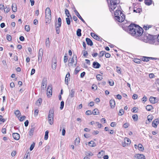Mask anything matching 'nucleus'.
I'll return each instance as SVG.
<instances>
[{
    "label": "nucleus",
    "mask_w": 159,
    "mask_h": 159,
    "mask_svg": "<svg viewBox=\"0 0 159 159\" xmlns=\"http://www.w3.org/2000/svg\"><path fill=\"white\" fill-rule=\"evenodd\" d=\"M145 4L147 5H150L152 4V0H145Z\"/></svg>",
    "instance_id": "28"
},
{
    "label": "nucleus",
    "mask_w": 159,
    "mask_h": 159,
    "mask_svg": "<svg viewBox=\"0 0 159 159\" xmlns=\"http://www.w3.org/2000/svg\"><path fill=\"white\" fill-rule=\"evenodd\" d=\"M61 26H58L55 25V29L56 30V33L57 34H59L60 32V27Z\"/></svg>",
    "instance_id": "36"
},
{
    "label": "nucleus",
    "mask_w": 159,
    "mask_h": 159,
    "mask_svg": "<svg viewBox=\"0 0 159 159\" xmlns=\"http://www.w3.org/2000/svg\"><path fill=\"white\" fill-rule=\"evenodd\" d=\"M124 142L127 145L130 143L131 141L129 139L125 138L124 139Z\"/></svg>",
    "instance_id": "26"
},
{
    "label": "nucleus",
    "mask_w": 159,
    "mask_h": 159,
    "mask_svg": "<svg viewBox=\"0 0 159 159\" xmlns=\"http://www.w3.org/2000/svg\"><path fill=\"white\" fill-rule=\"evenodd\" d=\"M54 119V111L53 110H50L49 111L48 117V120L50 124L52 125Z\"/></svg>",
    "instance_id": "5"
},
{
    "label": "nucleus",
    "mask_w": 159,
    "mask_h": 159,
    "mask_svg": "<svg viewBox=\"0 0 159 159\" xmlns=\"http://www.w3.org/2000/svg\"><path fill=\"white\" fill-rule=\"evenodd\" d=\"M86 115H91L92 114V111L90 110H88L86 111Z\"/></svg>",
    "instance_id": "57"
},
{
    "label": "nucleus",
    "mask_w": 159,
    "mask_h": 159,
    "mask_svg": "<svg viewBox=\"0 0 159 159\" xmlns=\"http://www.w3.org/2000/svg\"><path fill=\"white\" fill-rule=\"evenodd\" d=\"M57 67V62L55 61V62L52 64V69H55Z\"/></svg>",
    "instance_id": "41"
},
{
    "label": "nucleus",
    "mask_w": 159,
    "mask_h": 159,
    "mask_svg": "<svg viewBox=\"0 0 159 159\" xmlns=\"http://www.w3.org/2000/svg\"><path fill=\"white\" fill-rule=\"evenodd\" d=\"M106 53L105 51H102L100 52V53L99 54L98 56L99 57H102Z\"/></svg>",
    "instance_id": "39"
},
{
    "label": "nucleus",
    "mask_w": 159,
    "mask_h": 159,
    "mask_svg": "<svg viewBox=\"0 0 159 159\" xmlns=\"http://www.w3.org/2000/svg\"><path fill=\"white\" fill-rule=\"evenodd\" d=\"M91 35L94 39L97 40L99 41L100 39V38L96 34L93 33H91Z\"/></svg>",
    "instance_id": "14"
},
{
    "label": "nucleus",
    "mask_w": 159,
    "mask_h": 159,
    "mask_svg": "<svg viewBox=\"0 0 159 159\" xmlns=\"http://www.w3.org/2000/svg\"><path fill=\"white\" fill-rule=\"evenodd\" d=\"M70 75L69 73H68L66 75L65 79V83L68 84V81L69 79H70Z\"/></svg>",
    "instance_id": "15"
},
{
    "label": "nucleus",
    "mask_w": 159,
    "mask_h": 159,
    "mask_svg": "<svg viewBox=\"0 0 159 159\" xmlns=\"http://www.w3.org/2000/svg\"><path fill=\"white\" fill-rule=\"evenodd\" d=\"M92 89L94 90H96L97 89V86L96 85H93L92 87Z\"/></svg>",
    "instance_id": "54"
},
{
    "label": "nucleus",
    "mask_w": 159,
    "mask_h": 159,
    "mask_svg": "<svg viewBox=\"0 0 159 159\" xmlns=\"http://www.w3.org/2000/svg\"><path fill=\"white\" fill-rule=\"evenodd\" d=\"M75 12V13L76 15L77 16L80 20H81L84 23H86L85 22L84 20V19L82 18L81 16H80L79 12L77 11L76 10H75L74 11Z\"/></svg>",
    "instance_id": "10"
},
{
    "label": "nucleus",
    "mask_w": 159,
    "mask_h": 159,
    "mask_svg": "<svg viewBox=\"0 0 159 159\" xmlns=\"http://www.w3.org/2000/svg\"><path fill=\"white\" fill-rule=\"evenodd\" d=\"M155 98L153 97H151L149 99V100L150 102L152 104H155L156 102Z\"/></svg>",
    "instance_id": "21"
},
{
    "label": "nucleus",
    "mask_w": 159,
    "mask_h": 159,
    "mask_svg": "<svg viewBox=\"0 0 159 159\" xmlns=\"http://www.w3.org/2000/svg\"><path fill=\"white\" fill-rule=\"evenodd\" d=\"M109 85L111 86H112L114 84V81L111 80L109 81L108 82Z\"/></svg>",
    "instance_id": "55"
},
{
    "label": "nucleus",
    "mask_w": 159,
    "mask_h": 159,
    "mask_svg": "<svg viewBox=\"0 0 159 159\" xmlns=\"http://www.w3.org/2000/svg\"><path fill=\"white\" fill-rule=\"evenodd\" d=\"M81 30L80 29H79L77 30L76 31L77 35L79 37H80L81 36Z\"/></svg>",
    "instance_id": "34"
},
{
    "label": "nucleus",
    "mask_w": 159,
    "mask_h": 159,
    "mask_svg": "<svg viewBox=\"0 0 159 159\" xmlns=\"http://www.w3.org/2000/svg\"><path fill=\"white\" fill-rule=\"evenodd\" d=\"M137 157L138 159H145V156L143 154H138L137 155Z\"/></svg>",
    "instance_id": "25"
},
{
    "label": "nucleus",
    "mask_w": 159,
    "mask_h": 159,
    "mask_svg": "<svg viewBox=\"0 0 159 159\" xmlns=\"http://www.w3.org/2000/svg\"><path fill=\"white\" fill-rule=\"evenodd\" d=\"M75 57L76 58H77V57L73 55V58L71 59V61L70 62V63H71L72 64H74V65L75 66L77 63V60H76V61L75 62L74 60L73 59Z\"/></svg>",
    "instance_id": "17"
},
{
    "label": "nucleus",
    "mask_w": 159,
    "mask_h": 159,
    "mask_svg": "<svg viewBox=\"0 0 159 159\" xmlns=\"http://www.w3.org/2000/svg\"><path fill=\"white\" fill-rule=\"evenodd\" d=\"M96 123L97 124L98 127L99 128H101L102 126V125L98 122H97Z\"/></svg>",
    "instance_id": "58"
},
{
    "label": "nucleus",
    "mask_w": 159,
    "mask_h": 159,
    "mask_svg": "<svg viewBox=\"0 0 159 159\" xmlns=\"http://www.w3.org/2000/svg\"><path fill=\"white\" fill-rule=\"evenodd\" d=\"M47 85V79L44 78L42 81L41 88L42 89L45 90L46 87Z\"/></svg>",
    "instance_id": "7"
},
{
    "label": "nucleus",
    "mask_w": 159,
    "mask_h": 159,
    "mask_svg": "<svg viewBox=\"0 0 159 159\" xmlns=\"http://www.w3.org/2000/svg\"><path fill=\"white\" fill-rule=\"evenodd\" d=\"M25 29L27 32H28L30 30V27L29 25H26L25 26Z\"/></svg>",
    "instance_id": "50"
},
{
    "label": "nucleus",
    "mask_w": 159,
    "mask_h": 159,
    "mask_svg": "<svg viewBox=\"0 0 159 159\" xmlns=\"http://www.w3.org/2000/svg\"><path fill=\"white\" fill-rule=\"evenodd\" d=\"M105 57L107 58H109L111 56V55L109 53H105Z\"/></svg>",
    "instance_id": "63"
},
{
    "label": "nucleus",
    "mask_w": 159,
    "mask_h": 159,
    "mask_svg": "<svg viewBox=\"0 0 159 159\" xmlns=\"http://www.w3.org/2000/svg\"><path fill=\"white\" fill-rule=\"evenodd\" d=\"M88 144L90 147H93L96 146V143L93 141H91L88 143Z\"/></svg>",
    "instance_id": "24"
},
{
    "label": "nucleus",
    "mask_w": 159,
    "mask_h": 159,
    "mask_svg": "<svg viewBox=\"0 0 159 159\" xmlns=\"http://www.w3.org/2000/svg\"><path fill=\"white\" fill-rule=\"evenodd\" d=\"M93 66L95 68H99L101 66V65L98 62H94L93 63Z\"/></svg>",
    "instance_id": "11"
},
{
    "label": "nucleus",
    "mask_w": 159,
    "mask_h": 159,
    "mask_svg": "<svg viewBox=\"0 0 159 159\" xmlns=\"http://www.w3.org/2000/svg\"><path fill=\"white\" fill-rule=\"evenodd\" d=\"M30 155V153L29 152L27 153L25 155V156L23 159H26L27 158L28 156H29Z\"/></svg>",
    "instance_id": "60"
},
{
    "label": "nucleus",
    "mask_w": 159,
    "mask_h": 159,
    "mask_svg": "<svg viewBox=\"0 0 159 159\" xmlns=\"http://www.w3.org/2000/svg\"><path fill=\"white\" fill-rule=\"evenodd\" d=\"M34 143L33 144H32L30 146V151H32L34 148Z\"/></svg>",
    "instance_id": "62"
},
{
    "label": "nucleus",
    "mask_w": 159,
    "mask_h": 159,
    "mask_svg": "<svg viewBox=\"0 0 159 159\" xmlns=\"http://www.w3.org/2000/svg\"><path fill=\"white\" fill-rule=\"evenodd\" d=\"M138 148L139 151H142L144 150V148L141 144H139L138 145Z\"/></svg>",
    "instance_id": "32"
},
{
    "label": "nucleus",
    "mask_w": 159,
    "mask_h": 159,
    "mask_svg": "<svg viewBox=\"0 0 159 159\" xmlns=\"http://www.w3.org/2000/svg\"><path fill=\"white\" fill-rule=\"evenodd\" d=\"M150 60L149 57H144L143 58V60L144 61H148Z\"/></svg>",
    "instance_id": "44"
},
{
    "label": "nucleus",
    "mask_w": 159,
    "mask_h": 159,
    "mask_svg": "<svg viewBox=\"0 0 159 159\" xmlns=\"http://www.w3.org/2000/svg\"><path fill=\"white\" fill-rule=\"evenodd\" d=\"M15 114L17 117H19L21 115L20 111L18 110L16 111Z\"/></svg>",
    "instance_id": "30"
},
{
    "label": "nucleus",
    "mask_w": 159,
    "mask_h": 159,
    "mask_svg": "<svg viewBox=\"0 0 159 159\" xmlns=\"http://www.w3.org/2000/svg\"><path fill=\"white\" fill-rule=\"evenodd\" d=\"M64 102L63 101H62L61 102V106L60 107V109L61 110H62L63 108L64 107Z\"/></svg>",
    "instance_id": "51"
},
{
    "label": "nucleus",
    "mask_w": 159,
    "mask_h": 159,
    "mask_svg": "<svg viewBox=\"0 0 159 159\" xmlns=\"http://www.w3.org/2000/svg\"><path fill=\"white\" fill-rule=\"evenodd\" d=\"M97 79L98 80H101L102 79V76L100 75H98L96 76Z\"/></svg>",
    "instance_id": "42"
},
{
    "label": "nucleus",
    "mask_w": 159,
    "mask_h": 159,
    "mask_svg": "<svg viewBox=\"0 0 159 159\" xmlns=\"http://www.w3.org/2000/svg\"><path fill=\"white\" fill-rule=\"evenodd\" d=\"M65 14L66 15L67 17H70V19L71 20H72L71 16L70 14V13L69 11H68V9H65Z\"/></svg>",
    "instance_id": "20"
},
{
    "label": "nucleus",
    "mask_w": 159,
    "mask_h": 159,
    "mask_svg": "<svg viewBox=\"0 0 159 159\" xmlns=\"http://www.w3.org/2000/svg\"><path fill=\"white\" fill-rule=\"evenodd\" d=\"M0 120L2 122H4L5 120V119H4L3 118L2 116L1 115H0Z\"/></svg>",
    "instance_id": "56"
},
{
    "label": "nucleus",
    "mask_w": 159,
    "mask_h": 159,
    "mask_svg": "<svg viewBox=\"0 0 159 159\" xmlns=\"http://www.w3.org/2000/svg\"><path fill=\"white\" fill-rule=\"evenodd\" d=\"M34 130V128L32 127L30 129L29 131V135L30 136H32L33 134Z\"/></svg>",
    "instance_id": "27"
},
{
    "label": "nucleus",
    "mask_w": 159,
    "mask_h": 159,
    "mask_svg": "<svg viewBox=\"0 0 159 159\" xmlns=\"http://www.w3.org/2000/svg\"><path fill=\"white\" fill-rule=\"evenodd\" d=\"M75 91L74 90L72 89L70 91L69 96L71 98H72L74 96V94Z\"/></svg>",
    "instance_id": "18"
},
{
    "label": "nucleus",
    "mask_w": 159,
    "mask_h": 159,
    "mask_svg": "<svg viewBox=\"0 0 159 159\" xmlns=\"http://www.w3.org/2000/svg\"><path fill=\"white\" fill-rule=\"evenodd\" d=\"M104 151H101L100 152H99L98 154V157L101 158L102 156L104 154Z\"/></svg>",
    "instance_id": "35"
},
{
    "label": "nucleus",
    "mask_w": 159,
    "mask_h": 159,
    "mask_svg": "<svg viewBox=\"0 0 159 159\" xmlns=\"http://www.w3.org/2000/svg\"><path fill=\"white\" fill-rule=\"evenodd\" d=\"M61 19L60 17L58 18V21L57 23L55 24V25L61 26Z\"/></svg>",
    "instance_id": "19"
},
{
    "label": "nucleus",
    "mask_w": 159,
    "mask_h": 159,
    "mask_svg": "<svg viewBox=\"0 0 159 159\" xmlns=\"http://www.w3.org/2000/svg\"><path fill=\"white\" fill-rule=\"evenodd\" d=\"M47 96L48 97H50L52 95V91L51 86L49 85L48 86V89L47 90Z\"/></svg>",
    "instance_id": "8"
},
{
    "label": "nucleus",
    "mask_w": 159,
    "mask_h": 159,
    "mask_svg": "<svg viewBox=\"0 0 159 159\" xmlns=\"http://www.w3.org/2000/svg\"><path fill=\"white\" fill-rule=\"evenodd\" d=\"M26 117L25 116H23L20 117V120L21 121H23L25 118Z\"/></svg>",
    "instance_id": "59"
},
{
    "label": "nucleus",
    "mask_w": 159,
    "mask_h": 159,
    "mask_svg": "<svg viewBox=\"0 0 159 159\" xmlns=\"http://www.w3.org/2000/svg\"><path fill=\"white\" fill-rule=\"evenodd\" d=\"M46 46L47 47H49L50 46V40L49 39V38H48L46 40L45 42Z\"/></svg>",
    "instance_id": "31"
},
{
    "label": "nucleus",
    "mask_w": 159,
    "mask_h": 159,
    "mask_svg": "<svg viewBox=\"0 0 159 159\" xmlns=\"http://www.w3.org/2000/svg\"><path fill=\"white\" fill-rule=\"evenodd\" d=\"M51 18V12L50 8L47 7L45 10V20L46 23L50 21Z\"/></svg>",
    "instance_id": "4"
},
{
    "label": "nucleus",
    "mask_w": 159,
    "mask_h": 159,
    "mask_svg": "<svg viewBox=\"0 0 159 159\" xmlns=\"http://www.w3.org/2000/svg\"><path fill=\"white\" fill-rule=\"evenodd\" d=\"M128 31L132 35L137 37L143 34V30L138 25L131 24L129 26Z\"/></svg>",
    "instance_id": "1"
},
{
    "label": "nucleus",
    "mask_w": 159,
    "mask_h": 159,
    "mask_svg": "<svg viewBox=\"0 0 159 159\" xmlns=\"http://www.w3.org/2000/svg\"><path fill=\"white\" fill-rule=\"evenodd\" d=\"M108 2H110V4L109 5L110 10L111 11H113L116 8L117 5L119 3L120 0H107Z\"/></svg>",
    "instance_id": "3"
},
{
    "label": "nucleus",
    "mask_w": 159,
    "mask_h": 159,
    "mask_svg": "<svg viewBox=\"0 0 159 159\" xmlns=\"http://www.w3.org/2000/svg\"><path fill=\"white\" fill-rule=\"evenodd\" d=\"M7 39L10 41L11 40V37L10 35L7 34Z\"/></svg>",
    "instance_id": "49"
},
{
    "label": "nucleus",
    "mask_w": 159,
    "mask_h": 159,
    "mask_svg": "<svg viewBox=\"0 0 159 159\" xmlns=\"http://www.w3.org/2000/svg\"><path fill=\"white\" fill-rule=\"evenodd\" d=\"M86 41L88 45L90 46H92L93 45V43L90 39L86 38Z\"/></svg>",
    "instance_id": "16"
},
{
    "label": "nucleus",
    "mask_w": 159,
    "mask_h": 159,
    "mask_svg": "<svg viewBox=\"0 0 159 159\" xmlns=\"http://www.w3.org/2000/svg\"><path fill=\"white\" fill-rule=\"evenodd\" d=\"M110 104L111 108H113L115 107L116 103L114 99H111L110 101Z\"/></svg>",
    "instance_id": "12"
},
{
    "label": "nucleus",
    "mask_w": 159,
    "mask_h": 159,
    "mask_svg": "<svg viewBox=\"0 0 159 159\" xmlns=\"http://www.w3.org/2000/svg\"><path fill=\"white\" fill-rule=\"evenodd\" d=\"M138 98V96L136 94H133V96H132V98L134 99H137Z\"/></svg>",
    "instance_id": "61"
},
{
    "label": "nucleus",
    "mask_w": 159,
    "mask_h": 159,
    "mask_svg": "<svg viewBox=\"0 0 159 159\" xmlns=\"http://www.w3.org/2000/svg\"><path fill=\"white\" fill-rule=\"evenodd\" d=\"M146 108L147 110L150 111L153 109V107L151 105H148L146 107Z\"/></svg>",
    "instance_id": "29"
},
{
    "label": "nucleus",
    "mask_w": 159,
    "mask_h": 159,
    "mask_svg": "<svg viewBox=\"0 0 159 159\" xmlns=\"http://www.w3.org/2000/svg\"><path fill=\"white\" fill-rule=\"evenodd\" d=\"M43 55V50L42 48H40L39 50L38 55V60L39 63L42 61V59Z\"/></svg>",
    "instance_id": "6"
},
{
    "label": "nucleus",
    "mask_w": 159,
    "mask_h": 159,
    "mask_svg": "<svg viewBox=\"0 0 159 159\" xmlns=\"http://www.w3.org/2000/svg\"><path fill=\"white\" fill-rule=\"evenodd\" d=\"M13 138L16 140H18L20 139V135L17 133H13L12 134Z\"/></svg>",
    "instance_id": "13"
},
{
    "label": "nucleus",
    "mask_w": 159,
    "mask_h": 159,
    "mask_svg": "<svg viewBox=\"0 0 159 159\" xmlns=\"http://www.w3.org/2000/svg\"><path fill=\"white\" fill-rule=\"evenodd\" d=\"M48 133L49 132L48 130L46 131L45 132V134L44 137V139L45 140H47L48 138Z\"/></svg>",
    "instance_id": "37"
},
{
    "label": "nucleus",
    "mask_w": 159,
    "mask_h": 159,
    "mask_svg": "<svg viewBox=\"0 0 159 159\" xmlns=\"http://www.w3.org/2000/svg\"><path fill=\"white\" fill-rule=\"evenodd\" d=\"M39 112V110H38V109L35 110L34 111V116H36L38 115Z\"/></svg>",
    "instance_id": "52"
},
{
    "label": "nucleus",
    "mask_w": 159,
    "mask_h": 159,
    "mask_svg": "<svg viewBox=\"0 0 159 159\" xmlns=\"http://www.w3.org/2000/svg\"><path fill=\"white\" fill-rule=\"evenodd\" d=\"M159 123V120L158 119H157L153 120L152 125L153 127L155 128L157 127V125Z\"/></svg>",
    "instance_id": "9"
},
{
    "label": "nucleus",
    "mask_w": 159,
    "mask_h": 159,
    "mask_svg": "<svg viewBox=\"0 0 159 159\" xmlns=\"http://www.w3.org/2000/svg\"><path fill=\"white\" fill-rule=\"evenodd\" d=\"M132 118L134 121H137L138 120V116L137 114H134L132 116Z\"/></svg>",
    "instance_id": "40"
},
{
    "label": "nucleus",
    "mask_w": 159,
    "mask_h": 159,
    "mask_svg": "<svg viewBox=\"0 0 159 159\" xmlns=\"http://www.w3.org/2000/svg\"><path fill=\"white\" fill-rule=\"evenodd\" d=\"M129 125V123H128L127 122H126L123 125V127L124 128H128Z\"/></svg>",
    "instance_id": "47"
},
{
    "label": "nucleus",
    "mask_w": 159,
    "mask_h": 159,
    "mask_svg": "<svg viewBox=\"0 0 159 159\" xmlns=\"http://www.w3.org/2000/svg\"><path fill=\"white\" fill-rule=\"evenodd\" d=\"M116 124L115 122H112L111 123L110 125L111 127H114L116 125Z\"/></svg>",
    "instance_id": "64"
},
{
    "label": "nucleus",
    "mask_w": 159,
    "mask_h": 159,
    "mask_svg": "<svg viewBox=\"0 0 159 159\" xmlns=\"http://www.w3.org/2000/svg\"><path fill=\"white\" fill-rule=\"evenodd\" d=\"M93 113L94 115H97L98 114L99 112L98 110L97 109H95L93 111Z\"/></svg>",
    "instance_id": "33"
},
{
    "label": "nucleus",
    "mask_w": 159,
    "mask_h": 159,
    "mask_svg": "<svg viewBox=\"0 0 159 159\" xmlns=\"http://www.w3.org/2000/svg\"><path fill=\"white\" fill-rule=\"evenodd\" d=\"M153 117L152 115H149L147 116V119L149 122H150L153 119Z\"/></svg>",
    "instance_id": "38"
},
{
    "label": "nucleus",
    "mask_w": 159,
    "mask_h": 159,
    "mask_svg": "<svg viewBox=\"0 0 159 159\" xmlns=\"http://www.w3.org/2000/svg\"><path fill=\"white\" fill-rule=\"evenodd\" d=\"M12 10L14 12H16L17 11L16 5V4L13 3L12 5Z\"/></svg>",
    "instance_id": "23"
},
{
    "label": "nucleus",
    "mask_w": 159,
    "mask_h": 159,
    "mask_svg": "<svg viewBox=\"0 0 159 159\" xmlns=\"http://www.w3.org/2000/svg\"><path fill=\"white\" fill-rule=\"evenodd\" d=\"M42 99L41 98H39L38 99V100L36 101V104L38 106H39L41 105V104L42 102Z\"/></svg>",
    "instance_id": "22"
},
{
    "label": "nucleus",
    "mask_w": 159,
    "mask_h": 159,
    "mask_svg": "<svg viewBox=\"0 0 159 159\" xmlns=\"http://www.w3.org/2000/svg\"><path fill=\"white\" fill-rule=\"evenodd\" d=\"M124 110L123 109H121L119 111V114L120 116H122L124 114Z\"/></svg>",
    "instance_id": "45"
},
{
    "label": "nucleus",
    "mask_w": 159,
    "mask_h": 159,
    "mask_svg": "<svg viewBox=\"0 0 159 159\" xmlns=\"http://www.w3.org/2000/svg\"><path fill=\"white\" fill-rule=\"evenodd\" d=\"M152 27V26L151 25H147L146 26H144L143 28L146 30H148L149 28H150Z\"/></svg>",
    "instance_id": "53"
},
{
    "label": "nucleus",
    "mask_w": 159,
    "mask_h": 159,
    "mask_svg": "<svg viewBox=\"0 0 159 159\" xmlns=\"http://www.w3.org/2000/svg\"><path fill=\"white\" fill-rule=\"evenodd\" d=\"M70 17H67L66 18V20L67 24L70 25Z\"/></svg>",
    "instance_id": "43"
},
{
    "label": "nucleus",
    "mask_w": 159,
    "mask_h": 159,
    "mask_svg": "<svg viewBox=\"0 0 159 159\" xmlns=\"http://www.w3.org/2000/svg\"><path fill=\"white\" fill-rule=\"evenodd\" d=\"M116 71L118 73L120 74H121V70L120 68L118 66L116 67Z\"/></svg>",
    "instance_id": "46"
},
{
    "label": "nucleus",
    "mask_w": 159,
    "mask_h": 159,
    "mask_svg": "<svg viewBox=\"0 0 159 159\" xmlns=\"http://www.w3.org/2000/svg\"><path fill=\"white\" fill-rule=\"evenodd\" d=\"M115 19L117 21L121 22L124 21L125 16L120 10H116L114 13Z\"/></svg>",
    "instance_id": "2"
},
{
    "label": "nucleus",
    "mask_w": 159,
    "mask_h": 159,
    "mask_svg": "<svg viewBox=\"0 0 159 159\" xmlns=\"http://www.w3.org/2000/svg\"><path fill=\"white\" fill-rule=\"evenodd\" d=\"M134 61L136 63H140L141 61L139 59H134Z\"/></svg>",
    "instance_id": "48"
}]
</instances>
